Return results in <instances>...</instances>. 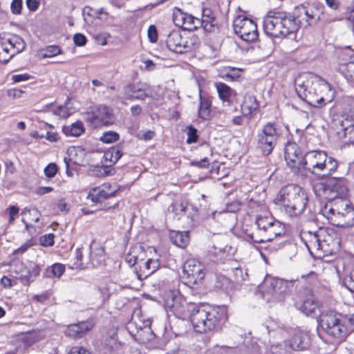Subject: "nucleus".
<instances>
[{
    "mask_svg": "<svg viewBox=\"0 0 354 354\" xmlns=\"http://www.w3.org/2000/svg\"><path fill=\"white\" fill-rule=\"evenodd\" d=\"M295 91L298 96L312 106L322 108L331 104L330 111L338 106L333 103L335 92L330 85L319 77H310L303 81L300 78L295 81Z\"/></svg>",
    "mask_w": 354,
    "mask_h": 354,
    "instance_id": "obj_1",
    "label": "nucleus"
},
{
    "mask_svg": "<svg viewBox=\"0 0 354 354\" xmlns=\"http://www.w3.org/2000/svg\"><path fill=\"white\" fill-rule=\"evenodd\" d=\"M274 203L291 218H296L304 214L308 198L305 189L296 184L283 186L274 199Z\"/></svg>",
    "mask_w": 354,
    "mask_h": 354,
    "instance_id": "obj_2",
    "label": "nucleus"
},
{
    "mask_svg": "<svg viewBox=\"0 0 354 354\" xmlns=\"http://www.w3.org/2000/svg\"><path fill=\"white\" fill-rule=\"evenodd\" d=\"M227 319V310L222 306H197L191 314L193 327L200 333L220 330Z\"/></svg>",
    "mask_w": 354,
    "mask_h": 354,
    "instance_id": "obj_3",
    "label": "nucleus"
},
{
    "mask_svg": "<svg viewBox=\"0 0 354 354\" xmlns=\"http://www.w3.org/2000/svg\"><path fill=\"white\" fill-rule=\"evenodd\" d=\"M322 214L337 227H351L354 225V206L346 196L337 198L321 209Z\"/></svg>",
    "mask_w": 354,
    "mask_h": 354,
    "instance_id": "obj_4",
    "label": "nucleus"
},
{
    "mask_svg": "<svg viewBox=\"0 0 354 354\" xmlns=\"http://www.w3.org/2000/svg\"><path fill=\"white\" fill-rule=\"evenodd\" d=\"M263 30L266 35L274 37H286L299 30L292 12L270 11L263 19Z\"/></svg>",
    "mask_w": 354,
    "mask_h": 354,
    "instance_id": "obj_5",
    "label": "nucleus"
},
{
    "mask_svg": "<svg viewBox=\"0 0 354 354\" xmlns=\"http://www.w3.org/2000/svg\"><path fill=\"white\" fill-rule=\"evenodd\" d=\"M337 161L331 156H328L324 151L313 150L306 151L303 171L321 177L331 176L337 169Z\"/></svg>",
    "mask_w": 354,
    "mask_h": 354,
    "instance_id": "obj_6",
    "label": "nucleus"
},
{
    "mask_svg": "<svg viewBox=\"0 0 354 354\" xmlns=\"http://www.w3.org/2000/svg\"><path fill=\"white\" fill-rule=\"evenodd\" d=\"M283 133V127L279 122L266 123L256 136L257 147L264 156L270 155Z\"/></svg>",
    "mask_w": 354,
    "mask_h": 354,
    "instance_id": "obj_7",
    "label": "nucleus"
},
{
    "mask_svg": "<svg viewBox=\"0 0 354 354\" xmlns=\"http://www.w3.org/2000/svg\"><path fill=\"white\" fill-rule=\"evenodd\" d=\"M322 330L330 337L342 342L349 334V330L340 315L334 312H328L323 314L317 320Z\"/></svg>",
    "mask_w": 354,
    "mask_h": 354,
    "instance_id": "obj_8",
    "label": "nucleus"
},
{
    "mask_svg": "<svg viewBox=\"0 0 354 354\" xmlns=\"http://www.w3.org/2000/svg\"><path fill=\"white\" fill-rule=\"evenodd\" d=\"M315 192L318 196L329 203L335 198L346 196L348 188L345 178H330L325 182L317 183L315 186Z\"/></svg>",
    "mask_w": 354,
    "mask_h": 354,
    "instance_id": "obj_9",
    "label": "nucleus"
},
{
    "mask_svg": "<svg viewBox=\"0 0 354 354\" xmlns=\"http://www.w3.org/2000/svg\"><path fill=\"white\" fill-rule=\"evenodd\" d=\"M165 303L166 308L176 317L182 319L187 317L191 319V314L197 307L196 304L187 302L182 295L174 291H170L166 295Z\"/></svg>",
    "mask_w": 354,
    "mask_h": 354,
    "instance_id": "obj_10",
    "label": "nucleus"
},
{
    "mask_svg": "<svg viewBox=\"0 0 354 354\" xmlns=\"http://www.w3.org/2000/svg\"><path fill=\"white\" fill-rule=\"evenodd\" d=\"M305 153L295 142H288L284 149V157L287 165L295 174L303 171Z\"/></svg>",
    "mask_w": 354,
    "mask_h": 354,
    "instance_id": "obj_11",
    "label": "nucleus"
},
{
    "mask_svg": "<svg viewBox=\"0 0 354 354\" xmlns=\"http://www.w3.org/2000/svg\"><path fill=\"white\" fill-rule=\"evenodd\" d=\"M233 28L235 34L247 42H253L258 38L256 23L246 17L238 16L234 21Z\"/></svg>",
    "mask_w": 354,
    "mask_h": 354,
    "instance_id": "obj_12",
    "label": "nucleus"
},
{
    "mask_svg": "<svg viewBox=\"0 0 354 354\" xmlns=\"http://www.w3.org/2000/svg\"><path fill=\"white\" fill-rule=\"evenodd\" d=\"M341 106L343 113L333 122L336 132L354 127V100L345 97L342 100Z\"/></svg>",
    "mask_w": 354,
    "mask_h": 354,
    "instance_id": "obj_13",
    "label": "nucleus"
},
{
    "mask_svg": "<svg viewBox=\"0 0 354 354\" xmlns=\"http://www.w3.org/2000/svg\"><path fill=\"white\" fill-rule=\"evenodd\" d=\"M183 277L187 279V283L198 285L201 283L205 278V268L199 261L189 259L183 265Z\"/></svg>",
    "mask_w": 354,
    "mask_h": 354,
    "instance_id": "obj_14",
    "label": "nucleus"
},
{
    "mask_svg": "<svg viewBox=\"0 0 354 354\" xmlns=\"http://www.w3.org/2000/svg\"><path fill=\"white\" fill-rule=\"evenodd\" d=\"M113 120L109 108L104 105H99L94 111L87 113L85 118L86 122L94 128L111 124Z\"/></svg>",
    "mask_w": 354,
    "mask_h": 354,
    "instance_id": "obj_15",
    "label": "nucleus"
},
{
    "mask_svg": "<svg viewBox=\"0 0 354 354\" xmlns=\"http://www.w3.org/2000/svg\"><path fill=\"white\" fill-rule=\"evenodd\" d=\"M123 93L128 100H145L146 98L152 97L149 85L142 82L126 84L123 88Z\"/></svg>",
    "mask_w": 354,
    "mask_h": 354,
    "instance_id": "obj_16",
    "label": "nucleus"
},
{
    "mask_svg": "<svg viewBox=\"0 0 354 354\" xmlns=\"http://www.w3.org/2000/svg\"><path fill=\"white\" fill-rule=\"evenodd\" d=\"M285 234L284 227L281 223L275 221L265 233L262 235H259V233H250L248 230H245V236L249 241L254 243H263L266 241H271L277 236H281Z\"/></svg>",
    "mask_w": 354,
    "mask_h": 354,
    "instance_id": "obj_17",
    "label": "nucleus"
},
{
    "mask_svg": "<svg viewBox=\"0 0 354 354\" xmlns=\"http://www.w3.org/2000/svg\"><path fill=\"white\" fill-rule=\"evenodd\" d=\"M320 256L332 254L335 253L339 246V239L335 233L329 234L323 228H320Z\"/></svg>",
    "mask_w": 354,
    "mask_h": 354,
    "instance_id": "obj_18",
    "label": "nucleus"
},
{
    "mask_svg": "<svg viewBox=\"0 0 354 354\" xmlns=\"http://www.w3.org/2000/svg\"><path fill=\"white\" fill-rule=\"evenodd\" d=\"M295 280L286 281L279 278L267 279L266 284L268 285L266 292L272 295L277 300L282 299V295L289 291L292 286Z\"/></svg>",
    "mask_w": 354,
    "mask_h": 354,
    "instance_id": "obj_19",
    "label": "nucleus"
},
{
    "mask_svg": "<svg viewBox=\"0 0 354 354\" xmlns=\"http://www.w3.org/2000/svg\"><path fill=\"white\" fill-rule=\"evenodd\" d=\"M320 228L316 231L302 230L300 233L301 241L312 255L320 256Z\"/></svg>",
    "mask_w": 354,
    "mask_h": 354,
    "instance_id": "obj_20",
    "label": "nucleus"
},
{
    "mask_svg": "<svg viewBox=\"0 0 354 354\" xmlns=\"http://www.w3.org/2000/svg\"><path fill=\"white\" fill-rule=\"evenodd\" d=\"M167 47L176 53H184L190 50L191 46L186 38H183L178 30L171 31L166 40Z\"/></svg>",
    "mask_w": 354,
    "mask_h": 354,
    "instance_id": "obj_21",
    "label": "nucleus"
},
{
    "mask_svg": "<svg viewBox=\"0 0 354 354\" xmlns=\"http://www.w3.org/2000/svg\"><path fill=\"white\" fill-rule=\"evenodd\" d=\"M292 14L295 17L299 28L301 26L306 28L317 20L314 9L309 6L304 5L297 6L292 12Z\"/></svg>",
    "mask_w": 354,
    "mask_h": 354,
    "instance_id": "obj_22",
    "label": "nucleus"
},
{
    "mask_svg": "<svg viewBox=\"0 0 354 354\" xmlns=\"http://www.w3.org/2000/svg\"><path fill=\"white\" fill-rule=\"evenodd\" d=\"M92 319L71 324L67 326L65 334L66 336L77 339L84 337L94 326Z\"/></svg>",
    "mask_w": 354,
    "mask_h": 354,
    "instance_id": "obj_23",
    "label": "nucleus"
},
{
    "mask_svg": "<svg viewBox=\"0 0 354 354\" xmlns=\"http://www.w3.org/2000/svg\"><path fill=\"white\" fill-rule=\"evenodd\" d=\"M295 306L302 313L308 317L317 318L323 315L321 313V304L313 295L308 297L301 303L297 302Z\"/></svg>",
    "mask_w": 354,
    "mask_h": 354,
    "instance_id": "obj_24",
    "label": "nucleus"
},
{
    "mask_svg": "<svg viewBox=\"0 0 354 354\" xmlns=\"http://www.w3.org/2000/svg\"><path fill=\"white\" fill-rule=\"evenodd\" d=\"M174 21L176 26L189 31H194L202 28L199 17L190 14L180 12L178 15H174Z\"/></svg>",
    "mask_w": 354,
    "mask_h": 354,
    "instance_id": "obj_25",
    "label": "nucleus"
},
{
    "mask_svg": "<svg viewBox=\"0 0 354 354\" xmlns=\"http://www.w3.org/2000/svg\"><path fill=\"white\" fill-rule=\"evenodd\" d=\"M117 189L110 183H104L100 187L93 188L91 192V200L95 203H102L103 201L115 195Z\"/></svg>",
    "mask_w": 354,
    "mask_h": 354,
    "instance_id": "obj_26",
    "label": "nucleus"
},
{
    "mask_svg": "<svg viewBox=\"0 0 354 354\" xmlns=\"http://www.w3.org/2000/svg\"><path fill=\"white\" fill-rule=\"evenodd\" d=\"M285 344L292 351H305L310 346V338L307 334L299 332L285 342Z\"/></svg>",
    "mask_w": 354,
    "mask_h": 354,
    "instance_id": "obj_27",
    "label": "nucleus"
},
{
    "mask_svg": "<svg viewBox=\"0 0 354 354\" xmlns=\"http://www.w3.org/2000/svg\"><path fill=\"white\" fill-rule=\"evenodd\" d=\"M140 269L136 271L137 277L140 280L147 279L153 274L160 267L158 259H148L145 262L140 260Z\"/></svg>",
    "mask_w": 354,
    "mask_h": 354,
    "instance_id": "obj_28",
    "label": "nucleus"
},
{
    "mask_svg": "<svg viewBox=\"0 0 354 354\" xmlns=\"http://www.w3.org/2000/svg\"><path fill=\"white\" fill-rule=\"evenodd\" d=\"M199 20L202 24L201 27L206 32H212L218 29L215 15L209 8H202L201 17L199 18Z\"/></svg>",
    "mask_w": 354,
    "mask_h": 354,
    "instance_id": "obj_29",
    "label": "nucleus"
},
{
    "mask_svg": "<svg viewBox=\"0 0 354 354\" xmlns=\"http://www.w3.org/2000/svg\"><path fill=\"white\" fill-rule=\"evenodd\" d=\"M212 97L205 95L203 91L200 90L198 114V117L203 120H208L212 117Z\"/></svg>",
    "mask_w": 354,
    "mask_h": 354,
    "instance_id": "obj_30",
    "label": "nucleus"
},
{
    "mask_svg": "<svg viewBox=\"0 0 354 354\" xmlns=\"http://www.w3.org/2000/svg\"><path fill=\"white\" fill-rule=\"evenodd\" d=\"M259 106V104L256 97L251 93H247L244 96V100L241 105V110L244 115L251 117L257 112Z\"/></svg>",
    "mask_w": 354,
    "mask_h": 354,
    "instance_id": "obj_31",
    "label": "nucleus"
},
{
    "mask_svg": "<svg viewBox=\"0 0 354 354\" xmlns=\"http://www.w3.org/2000/svg\"><path fill=\"white\" fill-rule=\"evenodd\" d=\"M219 99L223 102L230 105L232 103V97L236 96V91L223 82L214 84Z\"/></svg>",
    "mask_w": 354,
    "mask_h": 354,
    "instance_id": "obj_32",
    "label": "nucleus"
},
{
    "mask_svg": "<svg viewBox=\"0 0 354 354\" xmlns=\"http://www.w3.org/2000/svg\"><path fill=\"white\" fill-rule=\"evenodd\" d=\"M170 240L176 246L184 248L189 243V236L188 231L176 232L173 231L170 233Z\"/></svg>",
    "mask_w": 354,
    "mask_h": 354,
    "instance_id": "obj_33",
    "label": "nucleus"
},
{
    "mask_svg": "<svg viewBox=\"0 0 354 354\" xmlns=\"http://www.w3.org/2000/svg\"><path fill=\"white\" fill-rule=\"evenodd\" d=\"M8 45L12 50V55L21 53L26 48V43L22 37L17 35H12L6 38Z\"/></svg>",
    "mask_w": 354,
    "mask_h": 354,
    "instance_id": "obj_34",
    "label": "nucleus"
},
{
    "mask_svg": "<svg viewBox=\"0 0 354 354\" xmlns=\"http://www.w3.org/2000/svg\"><path fill=\"white\" fill-rule=\"evenodd\" d=\"M276 220L271 216H258L256 218L255 226L256 231L252 233H259V235L263 234L267 229Z\"/></svg>",
    "mask_w": 354,
    "mask_h": 354,
    "instance_id": "obj_35",
    "label": "nucleus"
},
{
    "mask_svg": "<svg viewBox=\"0 0 354 354\" xmlns=\"http://www.w3.org/2000/svg\"><path fill=\"white\" fill-rule=\"evenodd\" d=\"M103 350L104 354H122V345L116 339L109 337L106 339Z\"/></svg>",
    "mask_w": 354,
    "mask_h": 354,
    "instance_id": "obj_36",
    "label": "nucleus"
},
{
    "mask_svg": "<svg viewBox=\"0 0 354 354\" xmlns=\"http://www.w3.org/2000/svg\"><path fill=\"white\" fill-rule=\"evenodd\" d=\"M84 124L77 121L71 125H65L62 128L63 133L68 136L78 137L84 132Z\"/></svg>",
    "mask_w": 354,
    "mask_h": 354,
    "instance_id": "obj_37",
    "label": "nucleus"
},
{
    "mask_svg": "<svg viewBox=\"0 0 354 354\" xmlns=\"http://www.w3.org/2000/svg\"><path fill=\"white\" fill-rule=\"evenodd\" d=\"M11 272L16 274L15 277L21 280L23 283H28L29 278L28 274L29 273L27 268L24 266V263L17 262L11 266Z\"/></svg>",
    "mask_w": 354,
    "mask_h": 354,
    "instance_id": "obj_38",
    "label": "nucleus"
},
{
    "mask_svg": "<svg viewBox=\"0 0 354 354\" xmlns=\"http://www.w3.org/2000/svg\"><path fill=\"white\" fill-rule=\"evenodd\" d=\"M13 56L12 50L5 37L0 35V62L7 63Z\"/></svg>",
    "mask_w": 354,
    "mask_h": 354,
    "instance_id": "obj_39",
    "label": "nucleus"
},
{
    "mask_svg": "<svg viewBox=\"0 0 354 354\" xmlns=\"http://www.w3.org/2000/svg\"><path fill=\"white\" fill-rule=\"evenodd\" d=\"M338 71L349 82H354V58L348 62L340 64Z\"/></svg>",
    "mask_w": 354,
    "mask_h": 354,
    "instance_id": "obj_40",
    "label": "nucleus"
},
{
    "mask_svg": "<svg viewBox=\"0 0 354 354\" xmlns=\"http://www.w3.org/2000/svg\"><path fill=\"white\" fill-rule=\"evenodd\" d=\"M337 135L344 144L348 145L354 144V127L346 129L343 131H337Z\"/></svg>",
    "mask_w": 354,
    "mask_h": 354,
    "instance_id": "obj_41",
    "label": "nucleus"
},
{
    "mask_svg": "<svg viewBox=\"0 0 354 354\" xmlns=\"http://www.w3.org/2000/svg\"><path fill=\"white\" fill-rule=\"evenodd\" d=\"M169 210L173 212L178 219H180L182 216L185 215L187 206L183 203L176 201L170 205Z\"/></svg>",
    "mask_w": 354,
    "mask_h": 354,
    "instance_id": "obj_42",
    "label": "nucleus"
},
{
    "mask_svg": "<svg viewBox=\"0 0 354 354\" xmlns=\"http://www.w3.org/2000/svg\"><path fill=\"white\" fill-rule=\"evenodd\" d=\"M48 110L52 112L54 115L60 117L66 118L68 115V109L63 105L55 106L53 104H50L46 106Z\"/></svg>",
    "mask_w": 354,
    "mask_h": 354,
    "instance_id": "obj_43",
    "label": "nucleus"
},
{
    "mask_svg": "<svg viewBox=\"0 0 354 354\" xmlns=\"http://www.w3.org/2000/svg\"><path fill=\"white\" fill-rule=\"evenodd\" d=\"M65 271V267L62 263H55L47 270V275L49 277H60Z\"/></svg>",
    "mask_w": 354,
    "mask_h": 354,
    "instance_id": "obj_44",
    "label": "nucleus"
},
{
    "mask_svg": "<svg viewBox=\"0 0 354 354\" xmlns=\"http://www.w3.org/2000/svg\"><path fill=\"white\" fill-rule=\"evenodd\" d=\"M62 53V49L57 45H50L42 50V57H53Z\"/></svg>",
    "mask_w": 354,
    "mask_h": 354,
    "instance_id": "obj_45",
    "label": "nucleus"
},
{
    "mask_svg": "<svg viewBox=\"0 0 354 354\" xmlns=\"http://www.w3.org/2000/svg\"><path fill=\"white\" fill-rule=\"evenodd\" d=\"M120 136L117 132L109 131L104 132L100 138L104 143H112L119 140Z\"/></svg>",
    "mask_w": 354,
    "mask_h": 354,
    "instance_id": "obj_46",
    "label": "nucleus"
},
{
    "mask_svg": "<svg viewBox=\"0 0 354 354\" xmlns=\"http://www.w3.org/2000/svg\"><path fill=\"white\" fill-rule=\"evenodd\" d=\"M198 130L194 127L192 125H189L188 127H187V143L188 144H192V143H195L198 141Z\"/></svg>",
    "mask_w": 354,
    "mask_h": 354,
    "instance_id": "obj_47",
    "label": "nucleus"
},
{
    "mask_svg": "<svg viewBox=\"0 0 354 354\" xmlns=\"http://www.w3.org/2000/svg\"><path fill=\"white\" fill-rule=\"evenodd\" d=\"M55 235L53 233L44 234L40 237V243L42 246H53L55 243Z\"/></svg>",
    "mask_w": 354,
    "mask_h": 354,
    "instance_id": "obj_48",
    "label": "nucleus"
},
{
    "mask_svg": "<svg viewBox=\"0 0 354 354\" xmlns=\"http://www.w3.org/2000/svg\"><path fill=\"white\" fill-rule=\"evenodd\" d=\"M58 167L55 163H49L45 168H44V174L45 176L48 178H53L56 174L57 173Z\"/></svg>",
    "mask_w": 354,
    "mask_h": 354,
    "instance_id": "obj_49",
    "label": "nucleus"
},
{
    "mask_svg": "<svg viewBox=\"0 0 354 354\" xmlns=\"http://www.w3.org/2000/svg\"><path fill=\"white\" fill-rule=\"evenodd\" d=\"M343 284L351 292H354V270L344 279Z\"/></svg>",
    "mask_w": 354,
    "mask_h": 354,
    "instance_id": "obj_50",
    "label": "nucleus"
},
{
    "mask_svg": "<svg viewBox=\"0 0 354 354\" xmlns=\"http://www.w3.org/2000/svg\"><path fill=\"white\" fill-rule=\"evenodd\" d=\"M109 149L115 157V160L118 162L122 156L123 145L119 143Z\"/></svg>",
    "mask_w": 354,
    "mask_h": 354,
    "instance_id": "obj_51",
    "label": "nucleus"
},
{
    "mask_svg": "<svg viewBox=\"0 0 354 354\" xmlns=\"http://www.w3.org/2000/svg\"><path fill=\"white\" fill-rule=\"evenodd\" d=\"M11 12L15 15H19L22 10V0H12L10 5Z\"/></svg>",
    "mask_w": 354,
    "mask_h": 354,
    "instance_id": "obj_52",
    "label": "nucleus"
},
{
    "mask_svg": "<svg viewBox=\"0 0 354 354\" xmlns=\"http://www.w3.org/2000/svg\"><path fill=\"white\" fill-rule=\"evenodd\" d=\"M190 165L201 169H207L209 165V160L207 158H204L199 161L192 160L190 162Z\"/></svg>",
    "mask_w": 354,
    "mask_h": 354,
    "instance_id": "obj_53",
    "label": "nucleus"
},
{
    "mask_svg": "<svg viewBox=\"0 0 354 354\" xmlns=\"http://www.w3.org/2000/svg\"><path fill=\"white\" fill-rule=\"evenodd\" d=\"M73 41L76 46H83L86 44V37L81 33H76L73 36Z\"/></svg>",
    "mask_w": 354,
    "mask_h": 354,
    "instance_id": "obj_54",
    "label": "nucleus"
},
{
    "mask_svg": "<svg viewBox=\"0 0 354 354\" xmlns=\"http://www.w3.org/2000/svg\"><path fill=\"white\" fill-rule=\"evenodd\" d=\"M148 37L151 42L155 43L158 40V33L154 25H151L148 28Z\"/></svg>",
    "mask_w": 354,
    "mask_h": 354,
    "instance_id": "obj_55",
    "label": "nucleus"
},
{
    "mask_svg": "<svg viewBox=\"0 0 354 354\" xmlns=\"http://www.w3.org/2000/svg\"><path fill=\"white\" fill-rule=\"evenodd\" d=\"M241 70L235 68H230L225 74V76L232 80H236L241 76Z\"/></svg>",
    "mask_w": 354,
    "mask_h": 354,
    "instance_id": "obj_56",
    "label": "nucleus"
},
{
    "mask_svg": "<svg viewBox=\"0 0 354 354\" xmlns=\"http://www.w3.org/2000/svg\"><path fill=\"white\" fill-rule=\"evenodd\" d=\"M68 354H91L90 351L83 346H73Z\"/></svg>",
    "mask_w": 354,
    "mask_h": 354,
    "instance_id": "obj_57",
    "label": "nucleus"
},
{
    "mask_svg": "<svg viewBox=\"0 0 354 354\" xmlns=\"http://www.w3.org/2000/svg\"><path fill=\"white\" fill-rule=\"evenodd\" d=\"M31 76L28 73H23V74H17L13 75L12 77V80L15 82H20L24 81H27L30 79Z\"/></svg>",
    "mask_w": 354,
    "mask_h": 354,
    "instance_id": "obj_58",
    "label": "nucleus"
},
{
    "mask_svg": "<svg viewBox=\"0 0 354 354\" xmlns=\"http://www.w3.org/2000/svg\"><path fill=\"white\" fill-rule=\"evenodd\" d=\"M104 158L106 162H109V164H107L106 166H111L117 162L110 149L104 153Z\"/></svg>",
    "mask_w": 354,
    "mask_h": 354,
    "instance_id": "obj_59",
    "label": "nucleus"
},
{
    "mask_svg": "<svg viewBox=\"0 0 354 354\" xmlns=\"http://www.w3.org/2000/svg\"><path fill=\"white\" fill-rule=\"evenodd\" d=\"M232 270L234 272L236 280L239 281L245 279L243 272V269L241 267H233L232 268Z\"/></svg>",
    "mask_w": 354,
    "mask_h": 354,
    "instance_id": "obj_60",
    "label": "nucleus"
},
{
    "mask_svg": "<svg viewBox=\"0 0 354 354\" xmlns=\"http://www.w3.org/2000/svg\"><path fill=\"white\" fill-rule=\"evenodd\" d=\"M83 257L82 250L81 248H78L75 250V259L76 262L74 263V266H75L77 268H80L83 266L82 263Z\"/></svg>",
    "mask_w": 354,
    "mask_h": 354,
    "instance_id": "obj_61",
    "label": "nucleus"
},
{
    "mask_svg": "<svg viewBox=\"0 0 354 354\" xmlns=\"http://www.w3.org/2000/svg\"><path fill=\"white\" fill-rule=\"evenodd\" d=\"M32 245V241L29 240L27 242H26L24 244H23L21 247H19V248L15 250L14 251V254H23Z\"/></svg>",
    "mask_w": 354,
    "mask_h": 354,
    "instance_id": "obj_62",
    "label": "nucleus"
},
{
    "mask_svg": "<svg viewBox=\"0 0 354 354\" xmlns=\"http://www.w3.org/2000/svg\"><path fill=\"white\" fill-rule=\"evenodd\" d=\"M27 8L32 12H35L38 9L39 6V0H26Z\"/></svg>",
    "mask_w": 354,
    "mask_h": 354,
    "instance_id": "obj_63",
    "label": "nucleus"
},
{
    "mask_svg": "<svg viewBox=\"0 0 354 354\" xmlns=\"http://www.w3.org/2000/svg\"><path fill=\"white\" fill-rule=\"evenodd\" d=\"M50 298V295L48 292H44L41 295H34L32 299L39 303L44 304Z\"/></svg>",
    "mask_w": 354,
    "mask_h": 354,
    "instance_id": "obj_64",
    "label": "nucleus"
}]
</instances>
